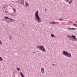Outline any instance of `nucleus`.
<instances>
[{
	"label": "nucleus",
	"instance_id": "10",
	"mask_svg": "<svg viewBox=\"0 0 77 77\" xmlns=\"http://www.w3.org/2000/svg\"><path fill=\"white\" fill-rule=\"evenodd\" d=\"M73 41H77V38H74L73 40Z\"/></svg>",
	"mask_w": 77,
	"mask_h": 77
},
{
	"label": "nucleus",
	"instance_id": "14",
	"mask_svg": "<svg viewBox=\"0 0 77 77\" xmlns=\"http://www.w3.org/2000/svg\"><path fill=\"white\" fill-rule=\"evenodd\" d=\"M3 60V58L2 57H0V61H2Z\"/></svg>",
	"mask_w": 77,
	"mask_h": 77
},
{
	"label": "nucleus",
	"instance_id": "9",
	"mask_svg": "<svg viewBox=\"0 0 77 77\" xmlns=\"http://www.w3.org/2000/svg\"><path fill=\"white\" fill-rule=\"evenodd\" d=\"M72 0H70L69 2V4H71V3H72Z\"/></svg>",
	"mask_w": 77,
	"mask_h": 77
},
{
	"label": "nucleus",
	"instance_id": "11",
	"mask_svg": "<svg viewBox=\"0 0 77 77\" xmlns=\"http://www.w3.org/2000/svg\"><path fill=\"white\" fill-rule=\"evenodd\" d=\"M20 75H21L22 77H24V75H23V73L21 72H20Z\"/></svg>",
	"mask_w": 77,
	"mask_h": 77
},
{
	"label": "nucleus",
	"instance_id": "7",
	"mask_svg": "<svg viewBox=\"0 0 77 77\" xmlns=\"http://www.w3.org/2000/svg\"><path fill=\"white\" fill-rule=\"evenodd\" d=\"M50 24H56V22L54 21L53 22H50Z\"/></svg>",
	"mask_w": 77,
	"mask_h": 77
},
{
	"label": "nucleus",
	"instance_id": "22",
	"mask_svg": "<svg viewBox=\"0 0 77 77\" xmlns=\"http://www.w3.org/2000/svg\"><path fill=\"white\" fill-rule=\"evenodd\" d=\"M13 10H14V12H15V9L13 8Z\"/></svg>",
	"mask_w": 77,
	"mask_h": 77
},
{
	"label": "nucleus",
	"instance_id": "4",
	"mask_svg": "<svg viewBox=\"0 0 77 77\" xmlns=\"http://www.w3.org/2000/svg\"><path fill=\"white\" fill-rule=\"evenodd\" d=\"M18 2L20 4H22V5L24 4V1L23 0H20L18 1Z\"/></svg>",
	"mask_w": 77,
	"mask_h": 77
},
{
	"label": "nucleus",
	"instance_id": "8",
	"mask_svg": "<svg viewBox=\"0 0 77 77\" xmlns=\"http://www.w3.org/2000/svg\"><path fill=\"white\" fill-rule=\"evenodd\" d=\"M71 36L72 37V38H74V39L75 38H76V36L74 35H72Z\"/></svg>",
	"mask_w": 77,
	"mask_h": 77
},
{
	"label": "nucleus",
	"instance_id": "3",
	"mask_svg": "<svg viewBox=\"0 0 77 77\" xmlns=\"http://www.w3.org/2000/svg\"><path fill=\"white\" fill-rule=\"evenodd\" d=\"M37 48H39V50H40L42 51H46V50L44 47H43V46H39L37 47Z\"/></svg>",
	"mask_w": 77,
	"mask_h": 77
},
{
	"label": "nucleus",
	"instance_id": "15",
	"mask_svg": "<svg viewBox=\"0 0 77 77\" xmlns=\"http://www.w3.org/2000/svg\"><path fill=\"white\" fill-rule=\"evenodd\" d=\"M2 44H3V42H2L1 40H0V45H2Z\"/></svg>",
	"mask_w": 77,
	"mask_h": 77
},
{
	"label": "nucleus",
	"instance_id": "2",
	"mask_svg": "<svg viewBox=\"0 0 77 77\" xmlns=\"http://www.w3.org/2000/svg\"><path fill=\"white\" fill-rule=\"evenodd\" d=\"M63 55L66 56L67 57H71V54L66 51H63Z\"/></svg>",
	"mask_w": 77,
	"mask_h": 77
},
{
	"label": "nucleus",
	"instance_id": "6",
	"mask_svg": "<svg viewBox=\"0 0 77 77\" xmlns=\"http://www.w3.org/2000/svg\"><path fill=\"white\" fill-rule=\"evenodd\" d=\"M68 30H75V29L73 28H68Z\"/></svg>",
	"mask_w": 77,
	"mask_h": 77
},
{
	"label": "nucleus",
	"instance_id": "13",
	"mask_svg": "<svg viewBox=\"0 0 77 77\" xmlns=\"http://www.w3.org/2000/svg\"><path fill=\"white\" fill-rule=\"evenodd\" d=\"M10 20L11 21H15L13 19H12L11 18H10Z\"/></svg>",
	"mask_w": 77,
	"mask_h": 77
},
{
	"label": "nucleus",
	"instance_id": "21",
	"mask_svg": "<svg viewBox=\"0 0 77 77\" xmlns=\"http://www.w3.org/2000/svg\"><path fill=\"white\" fill-rule=\"evenodd\" d=\"M76 25H77V24H73V26H76Z\"/></svg>",
	"mask_w": 77,
	"mask_h": 77
},
{
	"label": "nucleus",
	"instance_id": "18",
	"mask_svg": "<svg viewBox=\"0 0 77 77\" xmlns=\"http://www.w3.org/2000/svg\"><path fill=\"white\" fill-rule=\"evenodd\" d=\"M17 69L18 71H20V68H17Z\"/></svg>",
	"mask_w": 77,
	"mask_h": 77
},
{
	"label": "nucleus",
	"instance_id": "20",
	"mask_svg": "<svg viewBox=\"0 0 77 77\" xmlns=\"http://www.w3.org/2000/svg\"><path fill=\"white\" fill-rule=\"evenodd\" d=\"M66 2H69V0H64Z\"/></svg>",
	"mask_w": 77,
	"mask_h": 77
},
{
	"label": "nucleus",
	"instance_id": "16",
	"mask_svg": "<svg viewBox=\"0 0 77 77\" xmlns=\"http://www.w3.org/2000/svg\"><path fill=\"white\" fill-rule=\"evenodd\" d=\"M26 6H29V4H28V3H27V2H26V4H25Z\"/></svg>",
	"mask_w": 77,
	"mask_h": 77
},
{
	"label": "nucleus",
	"instance_id": "5",
	"mask_svg": "<svg viewBox=\"0 0 77 77\" xmlns=\"http://www.w3.org/2000/svg\"><path fill=\"white\" fill-rule=\"evenodd\" d=\"M41 72L42 74H45V72H44V68H42L41 69Z\"/></svg>",
	"mask_w": 77,
	"mask_h": 77
},
{
	"label": "nucleus",
	"instance_id": "12",
	"mask_svg": "<svg viewBox=\"0 0 77 77\" xmlns=\"http://www.w3.org/2000/svg\"><path fill=\"white\" fill-rule=\"evenodd\" d=\"M5 19V20H8V19H9V17H4Z\"/></svg>",
	"mask_w": 77,
	"mask_h": 77
},
{
	"label": "nucleus",
	"instance_id": "19",
	"mask_svg": "<svg viewBox=\"0 0 77 77\" xmlns=\"http://www.w3.org/2000/svg\"><path fill=\"white\" fill-rule=\"evenodd\" d=\"M59 20L60 21H63V19H59Z\"/></svg>",
	"mask_w": 77,
	"mask_h": 77
},
{
	"label": "nucleus",
	"instance_id": "1",
	"mask_svg": "<svg viewBox=\"0 0 77 77\" xmlns=\"http://www.w3.org/2000/svg\"><path fill=\"white\" fill-rule=\"evenodd\" d=\"M35 20L39 23L41 22V19H40L39 16V12H38V11L37 10L35 12Z\"/></svg>",
	"mask_w": 77,
	"mask_h": 77
},
{
	"label": "nucleus",
	"instance_id": "24",
	"mask_svg": "<svg viewBox=\"0 0 77 77\" xmlns=\"http://www.w3.org/2000/svg\"><path fill=\"white\" fill-rule=\"evenodd\" d=\"M8 11H6V12L8 13Z\"/></svg>",
	"mask_w": 77,
	"mask_h": 77
},
{
	"label": "nucleus",
	"instance_id": "17",
	"mask_svg": "<svg viewBox=\"0 0 77 77\" xmlns=\"http://www.w3.org/2000/svg\"><path fill=\"white\" fill-rule=\"evenodd\" d=\"M51 35L52 37H54V35L53 34H51Z\"/></svg>",
	"mask_w": 77,
	"mask_h": 77
},
{
	"label": "nucleus",
	"instance_id": "23",
	"mask_svg": "<svg viewBox=\"0 0 77 77\" xmlns=\"http://www.w3.org/2000/svg\"><path fill=\"white\" fill-rule=\"evenodd\" d=\"M45 11H47V9H45Z\"/></svg>",
	"mask_w": 77,
	"mask_h": 77
}]
</instances>
